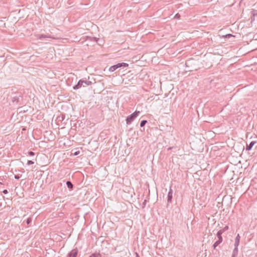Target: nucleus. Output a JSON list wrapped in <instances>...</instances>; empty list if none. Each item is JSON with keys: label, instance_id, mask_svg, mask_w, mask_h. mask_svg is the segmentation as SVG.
Returning a JSON list of instances; mask_svg holds the SVG:
<instances>
[{"label": "nucleus", "instance_id": "a211bd4d", "mask_svg": "<svg viewBox=\"0 0 257 257\" xmlns=\"http://www.w3.org/2000/svg\"><path fill=\"white\" fill-rule=\"evenodd\" d=\"M32 218H30V217H29L28 218H27V220H26V223L28 225L30 224L31 222H32Z\"/></svg>", "mask_w": 257, "mask_h": 257}, {"label": "nucleus", "instance_id": "9b49d317", "mask_svg": "<svg viewBox=\"0 0 257 257\" xmlns=\"http://www.w3.org/2000/svg\"><path fill=\"white\" fill-rule=\"evenodd\" d=\"M66 185L67 187L70 190H72L73 188V185L70 181H67L66 182Z\"/></svg>", "mask_w": 257, "mask_h": 257}, {"label": "nucleus", "instance_id": "ddd939ff", "mask_svg": "<svg viewBox=\"0 0 257 257\" xmlns=\"http://www.w3.org/2000/svg\"><path fill=\"white\" fill-rule=\"evenodd\" d=\"M232 254L237 255L238 254V246H234V248L232 251Z\"/></svg>", "mask_w": 257, "mask_h": 257}, {"label": "nucleus", "instance_id": "20e7f679", "mask_svg": "<svg viewBox=\"0 0 257 257\" xmlns=\"http://www.w3.org/2000/svg\"><path fill=\"white\" fill-rule=\"evenodd\" d=\"M82 86H85V85H83V80L80 79L78 81L77 83L73 87V88L74 90H76L80 88Z\"/></svg>", "mask_w": 257, "mask_h": 257}, {"label": "nucleus", "instance_id": "1a4fd4ad", "mask_svg": "<svg viewBox=\"0 0 257 257\" xmlns=\"http://www.w3.org/2000/svg\"><path fill=\"white\" fill-rule=\"evenodd\" d=\"M240 237L239 236V234H238L235 239L234 246H238L240 241Z\"/></svg>", "mask_w": 257, "mask_h": 257}, {"label": "nucleus", "instance_id": "2eb2a0df", "mask_svg": "<svg viewBox=\"0 0 257 257\" xmlns=\"http://www.w3.org/2000/svg\"><path fill=\"white\" fill-rule=\"evenodd\" d=\"M147 123V120H143L141 121V123H140V126L141 127H143L145 125V124Z\"/></svg>", "mask_w": 257, "mask_h": 257}, {"label": "nucleus", "instance_id": "6e6552de", "mask_svg": "<svg viewBox=\"0 0 257 257\" xmlns=\"http://www.w3.org/2000/svg\"><path fill=\"white\" fill-rule=\"evenodd\" d=\"M251 22L252 21H254V17L255 16H257V10H252V11L251 12Z\"/></svg>", "mask_w": 257, "mask_h": 257}, {"label": "nucleus", "instance_id": "aec40b11", "mask_svg": "<svg viewBox=\"0 0 257 257\" xmlns=\"http://www.w3.org/2000/svg\"><path fill=\"white\" fill-rule=\"evenodd\" d=\"M29 156H33L35 155V153L32 151H29L28 153Z\"/></svg>", "mask_w": 257, "mask_h": 257}, {"label": "nucleus", "instance_id": "9d476101", "mask_svg": "<svg viewBox=\"0 0 257 257\" xmlns=\"http://www.w3.org/2000/svg\"><path fill=\"white\" fill-rule=\"evenodd\" d=\"M36 37L39 39H43L47 38H50V37L48 36L47 35H44V34H38Z\"/></svg>", "mask_w": 257, "mask_h": 257}, {"label": "nucleus", "instance_id": "423d86ee", "mask_svg": "<svg viewBox=\"0 0 257 257\" xmlns=\"http://www.w3.org/2000/svg\"><path fill=\"white\" fill-rule=\"evenodd\" d=\"M256 141H252L250 143V144L249 145L246 144V148H245L246 150L250 151L252 149V148L253 147L254 145L255 144H256Z\"/></svg>", "mask_w": 257, "mask_h": 257}, {"label": "nucleus", "instance_id": "f3484780", "mask_svg": "<svg viewBox=\"0 0 257 257\" xmlns=\"http://www.w3.org/2000/svg\"><path fill=\"white\" fill-rule=\"evenodd\" d=\"M228 229V226L226 225L222 229H220L219 231H221V233H223L224 231H226Z\"/></svg>", "mask_w": 257, "mask_h": 257}, {"label": "nucleus", "instance_id": "f03ea898", "mask_svg": "<svg viewBox=\"0 0 257 257\" xmlns=\"http://www.w3.org/2000/svg\"><path fill=\"white\" fill-rule=\"evenodd\" d=\"M128 66V64L127 63H125L124 62L122 63H119L115 65H114L113 66H111L109 68V71L110 72H113L117 68H120V67H126Z\"/></svg>", "mask_w": 257, "mask_h": 257}, {"label": "nucleus", "instance_id": "5701e85b", "mask_svg": "<svg viewBox=\"0 0 257 257\" xmlns=\"http://www.w3.org/2000/svg\"><path fill=\"white\" fill-rule=\"evenodd\" d=\"M232 35L231 34H227L225 35V38H230V37H232Z\"/></svg>", "mask_w": 257, "mask_h": 257}, {"label": "nucleus", "instance_id": "6ab92c4d", "mask_svg": "<svg viewBox=\"0 0 257 257\" xmlns=\"http://www.w3.org/2000/svg\"><path fill=\"white\" fill-rule=\"evenodd\" d=\"M27 164H28V165H33L34 164V162L31 160H28Z\"/></svg>", "mask_w": 257, "mask_h": 257}, {"label": "nucleus", "instance_id": "0eeeda50", "mask_svg": "<svg viewBox=\"0 0 257 257\" xmlns=\"http://www.w3.org/2000/svg\"><path fill=\"white\" fill-rule=\"evenodd\" d=\"M222 233H221V231H218L217 232V234H216V235L218 237V241L220 242L221 243L222 242V237L221 236V235H222Z\"/></svg>", "mask_w": 257, "mask_h": 257}, {"label": "nucleus", "instance_id": "4468645a", "mask_svg": "<svg viewBox=\"0 0 257 257\" xmlns=\"http://www.w3.org/2000/svg\"><path fill=\"white\" fill-rule=\"evenodd\" d=\"M83 85H85L87 86H89V85H91L92 84V82L90 81L83 80Z\"/></svg>", "mask_w": 257, "mask_h": 257}, {"label": "nucleus", "instance_id": "7ed1b4c3", "mask_svg": "<svg viewBox=\"0 0 257 257\" xmlns=\"http://www.w3.org/2000/svg\"><path fill=\"white\" fill-rule=\"evenodd\" d=\"M78 249L77 247L73 249L71 251H70L67 257H77L78 255Z\"/></svg>", "mask_w": 257, "mask_h": 257}, {"label": "nucleus", "instance_id": "4be33fe9", "mask_svg": "<svg viewBox=\"0 0 257 257\" xmlns=\"http://www.w3.org/2000/svg\"><path fill=\"white\" fill-rule=\"evenodd\" d=\"M15 178L16 179H19L20 178V176H19V175H15Z\"/></svg>", "mask_w": 257, "mask_h": 257}, {"label": "nucleus", "instance_id": "dca6fc26", "mask_svg": "<svg viewBox=\"0 0 257 257\" xmlns=\"http://www.w3.org/2000/svg\"><path fill=\"white\" fill-rule=\"evenodd\" d=\"M221 242L218 241V240L216 241L213 245V249H215L216 247Z\"/></svg>", "mask_w": 257, "mask_h": 257}, {"label": "nucleus", "instance_id": "b1692460", "mask_svg": "<svg viewBox=\"0 0 257 257\" xmlns=\"http://www.w3.org/2000/svg\"><path fill=\"white\" fill-rule=\"evenodd\" d=\"M2 192H3V193L4 194H8V190H6V189L4 190Z\"/></svg>", "mask_w": 257, "mask_h": 257}, {"label": "nucleus", "instance_id": "f257e3e1", "mask_svg": "<svg viewBox=\"0 0 257 257\" xmlns=\"http://www.w3.org/2000/svg\"><path fill=\"white\" fill-rule=\"evenodd\" d=\"M140 113L139 111H135L134 113L127 116L125 120L127 124H131Z\"/></svg>", "mask_w": 257, "mask_h": 257}, {"label": "nucleus", "instance_id": "412c9836", "mask_svg": "<svg viewBox=\"0 0 257 257\" xmlns=\"http://www.w3.org/2000/svg\"><path fill=\"white\" fill-rule=\"evenodd\" d=\"M146 203H147V200H145L143 203V206H142V207L144 208H145V207L146 206Z\"/></svg>", "mask_w": 257, "mask_h": 257}, {"label": "nucleus", "instance_id": "bb28decb", "mask_svg": "<svg viewBox=\"0 0 257 257\" xmlns=\"http://www.w3.org/2000/svg\"><path fill=\"white\" fill-rule=\"evenodd\" d=\"M94 39H95V41H97V39H96V38H94Z\"/></svg>", "mask_w": 257, "mask_h": 257}, {"label": "nucleus", "instance_id": "393cba45", "mask_svg": "<svg viewBox=\"0 0 257 257\" xmlns=\"http://www.w3.org/2000/svg\"><path fill=\"white\" fill-rule=\"evenodd\" d=\"M79 152L78 151V152H76L74 153V155H77L79 154Z\"/></svg>", "mask_w": 257, "mask_h": 257}, {"label": "nucleus", "instance_id": "39448f33", "mask_svg": "<svg viewBox=\"0 0 257 257\" xmlns=\"http://www.w3.org/2000/svg\"><path fill=\"white\" fill-rule=\"evenodd\" d=\"M172 198H173V190H172V188L170 187L169 191L168 193V195H167L168 203H171L172 202Z\"/></svg>", "mask_w": 257, "mask_h": 257}, {"label": "nucleus", "instance_id": "a878e982", "mask_svg": "<svg viewBox=\"0 0 257 257\" xmlns=\"http://www.w3.org/2000/svg\"><path fill=\"white\" fill-rule=\"evenodd\" d=\"M231 257H237V255L232 254Z\"/></svg>", "mask_w": 257, "mask_h": 257}, {"label": "nucleus", "instance_id": "f8f14e48", "mask_svg": "<svg viewBox=\"0 0 257 257\" xmlns=\"http://www.w3.org/2000/svg\"><path fill=\"white\" fill-rule=\"evenodd\" d=\"M89 257H101V255L99 253L95 252L92 253Z\"/></svg>", "mask_w": 257, "mask_h": 257}]
</instances>
